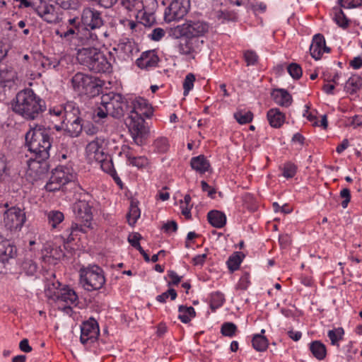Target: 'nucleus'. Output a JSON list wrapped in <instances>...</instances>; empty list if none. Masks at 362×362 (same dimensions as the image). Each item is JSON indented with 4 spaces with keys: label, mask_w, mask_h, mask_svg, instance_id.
I'll use <instances>...</instances> for the list:
<instances>
[{
    "label": "nucleus",
    "mask_w": 362,
    "mask_h": 362,
    "mask_svg": "<svg viewBox=\"0 0 362 362\" xmlns=\"http://www.w3.org/2000/svg\"><path fill=\"white\" fill-rule=\"evenodd\" d=\"M81 22L85 26L91 30L99 28L103 25L101 13L90 7L83 8L81 14Z\"/></svg>",
    "instance_id": "dca6fc26"
},
{
    "label": "nucleus",
    "mask_w": 362,
    "mask_h": 362,
    "mask_svg": "<svg viewBox=\"0 0 362 362\" xmlns=\"http://www.w3.org/2000/svg\"><path fill=\"white\" fill-rule=\"evenodd\" d=\"M141 236L138 233H134L129 235L128 241L131 245L135 247L136 250H141V247L139 244V240Z\"/></svg>",
    "instance_id": "bf43d9fd"
},
{
    "label": "nucleus",
    "mask_w": 362,
    "mask_h": 362,
    "mask_svg": "<svg viewBox=\"0 0 362 362\" xmlns=\"http://www.w3.org/2000/svg\"><path fill=\"white\" fill-rule=\"evenodd\" d=\"M17 78V73L13 67L6 66L0 69V87L11 88Z\"/></svg>",
    "instance_id": "4be33fe9"
},
{
    "label": "nucleus",
    "mask_w": 362,
    "mask_h": 362,
    "mask_svg": "<svg viewBox=\"0 0 362 362\" xmlns=\"http://www.w3.org/2000/svg\"><path fill=\"white\" fill-rule=\"evenodd\" d=\"M15 247L12 246L8 241H0V262L4 263L16 255Z\"/></svg>",
    "instance_id": "c85d7f7f"
},
{
    "label": "nucleus",
    "mask_w": 362,
    "mask_h": 362,
    "mask_svg": "<svg viewBox=\"0 0 362 362\" xmlns=\"http://www.w3.org/2000/svg\"><path fill=\"white\" fill-rule=\"evenodd\" d=\"M74 177L75 176L70 168L65 166L57 167L52 171L45 188L49 192L59 190L66 184L73 181Z\"/></svg>",
    "instance_id": "1a4fd4ad"
},
{
    "label": "nucleus",
    "mask_w": 362,
    "mask_h": 362,
    "mask_svg": "<svg viewBox=\"0 0 362 362\" xmlns=\"http://www.w3.org/2000/svg\"><path fill=\"white\" fill-rule=\"evenodd\" d=\"M168 275L171 279V281L168 283L169 286L171 285H177L181 281L182 276H178L174 271H168Z\"/></svg>",
    "instance_id": "69168bd1"
},
{
    "label": "nucleus",
    "mask_w": 362,
    "mask_h": 362,
    "mask_svg": "<svg viewBox=\"0 0 362 362\" xmlns=\"http://www.w3.org/2000/svg\"><path fill=\"white\" fill-rule=\"evenodd\" d=\"M152 105L144 98H129L128 119L129 130L134 142L141 145L145 133L144 122L146 118L153 115Z\"/></svg>",
    "instance_id": "f03ea898"
},
{
    "label": "nucleus",
    "mask_w": 362,
    "mask_h": 362,
    "mask_svg": "<svg viewBox=\"0 0 362 362\" xmlns=\"http://www.w3.org/2000/svg\"><path fill=\"white\" fill-rule=\"evenodd\" d=\"M237 326L233 322H224L221 325V332L223 335L232 337L235 335Z\"/></svg>",
    "instance_id": "a18cd8bd"
},
{
    "label": "nucleus",
    "mask_w": 362,
    "mask_h": 362,
    "mask_svg": "<svg viewBox=\"0 0 362 362\" xmlns=\"http://www.w3.org/2000/svg\"><path fill=\"white\" fill-rule=\"evenodd\" d=\"M108 140L103 136H98L88 143L86 146V153L90 159L96 161L103 160V157L107 155L106 153Z\"/></svg>",
    "instance_id": "9b49d317"
},
{
    "label": "nucleus",
    "mask_w": 362,
    "mask_h": 362,
    "mask_svg": "<svg viewBox=\"0 0 362 362\" xmlns=\"http://www.w3.org/2000/svg\"><path fill=\"white\" fill-rule=\"evenodd\" d=\"M100 330L97 322L93 319L84 322L81 326L80 341L83 344L93 343L98 337Z\"/></svg>",
    "instance_id": "2eb2a0df"
},
{
    "label": "nucleus",
    "mask_w": 362,
    "mask_h": 362,
    "mask_svg": "<svg viewBox=\"0 0 362 362\" xmlns=\"http://www.w3.org/2000/svg\"><path fill=\"white\" fill-rule=\"evenodd\" d=\"M23 269L29 275H33L37 271V265L31 260L25 261L23 264Z\"/></svg>",
    "instance_id": "5fc2aeb1"
},
{
    "label": "nucleus",
    "mask_w": 362,
    "mask_h": 362,
    "mask_svg": "<svg viewBox=\"0 0 362 362\" xmlns=\"http://www.w3.org/2000/svg\"><path fill=\"white\" fill-rule=\"evenodd\" d=\"M153 146L155 149L159 153H165L168 150L169 144L166 138H159L156 139Z\"/></svg>",
    "instance_id": "09e8293b"
},
{
    "label": "nucleus",
    "mask_w": 362,
    "mask_h": 362,
    "mask_svg": "<svg viewBox=\"0 0 362 362\" xmlns=\"http://www.w3.org/2000/svg\"><path fill=\"white\" fill-rule=\"evenodd\" d=\"M49 113L53 117H59L62 123V120L64 119V117H63L64 106L54 107L49 110Z\"/></svg>",
    "instance_id": "e2e57ef3"
},
{
    "label": "nucleus",
    "mask_w": 362,
    "mask_h": 362,
    "mask_svg": "<svg viewBox=\"0 0 362 362\" xmlns=\"http://www.w3.org/2000/svg\"><path fill=\"white\" fill-rule=\"evenodd\" d=\"M253 348L257 351H264L268 347V340L262 334H255L252 339Z\"/></svg>",
    "instance_id": "72a5a7b5"
},
{
    "label": "nucleus",
    "mask_w": 362,
    "mask_h": 362,
    "mask_svg": "<svg viewBox=\"0 0 362 362\" xmlns=\"http://www.w3.org/2000/svg\"><path fill=\"white\" fill-rule=\"evenodd\" d=\"M73 211L76 218L85 225L92 219L91 207L85 200L76 202L73 206Z\"/></svg>",
    "instance_id": "a211bd4d"
},
{
    "label": "nucleus",
    "mask_w": 362,
    "mask_h": 362,
    "mask_svg": "<svg viewBox=\"0 0 362 362\" xmlns=\"http://www.w3.org/2000/svg\"><path fill=\"white\" fill-rule=\"evenodd\" d=\"M72 88L78 94L89 95L92 89L96 88V83L93 78L81 72L76 73L71 81Z\"/></svg>",
    "instance_id": "f8f14e48"
},
{
    "label": "nucleus",
    "mask_w": 362,
    "mask_h": 362,
    "mask_svg": "<svg viewBox=\"0 0 362 362\" xmlns=\"http://www.w3.org/2000/svg\"><path fill=\"white\" fill-rule=\"evenodd\" d=\"M267 119L272 127H280L285 120L284 115L277 108H272L267 112Z\"/></svg>",
    "instance_id": "bb28decb"
},
{
    "label": "nucleus",
    "mask_w": 362,
    "mask_h": 362,
    "mask_svg": "<svg viewBox=\"0 0 362 362\" xmlns=\"http://www.w3.org/2000/svg\"><path fill=\"white\" fill-rule=\"evenodd\" d=\"M159 58L155 50H148L141 54L136 60V64L141 69H151L158 65Z\"/></svg>",
    "instance_id": "aec40b11"
},
{
    "label": "nucleus",
    "mask_w": 362,
    "mask_h": 362,
    "mask_svg": "<svg viewBox=\"0 0 362 362\" xmlns=\"http://www.w3.org/2000/svg\"><path fill=\"white\" fill-rule=\"evenodd\" d=\"M80 110L76 104L74 102H67L64 105V119L62 120V124H64L66 121L74 119L77 121L78 118H80Z\"/></svg>",
    "instance_id": "b1692460"
},
{
    "label": "nucleus",
    "mask_w": 362,
    "mask_h": 362,
    "mask_svg": "<svg viewBox=\"0 0 362 362\" xmlns=\"http://www.w3.org/2000/svg\"><path fill=\"white\" fill-rule=\"evenodd\" d=\"M287 70L291 76L294 79H298L302 76L301 67L298 64L292 63L289 64Z\"/></svg>",
    "instance_id": "8fccbe9b"
},
{
    "label": "nucleus",
    "mask_w": 362,
    "mask_h": 362,
    "mask_svg": "<svg viewBox=\"0 0 362 362\" xmlns=\"http://www.w3.org/2000/svg\"><path fill=\"white\" fill-rule=\"evenodd\" d=\"M45 107V102L29 88L18 92L12 105L13 110L26 119H36Z\"/></svg>",
    "instance_id": "7ed1b4c3"
},
{
    "label": "nucleus",
    "mask_w": 362,
    "mask_h": 362,
    "mask_svg": "<svg viewBox=\"0 0 362 362\" xmlns=\"http://www.w3.org/2000/svg\"><path fill=\"white\" fill-rule=\"evenodd\" d=\"M87 43V47H83L77 50L76 59L80 64L95 73L110 72L111 64L106 57L93 45L98 41V35L88 30L80 37Z\"/></svg>",
    "instance_id": "f257e3e1"
},
{
    "label": "nucleus",
    "mask_w": 362,
    "mask_h": 362,
    "mask_svg": "<svg viewBox=\"0 0 362 362\" xmlns=\"http://www.w3.org/2000/svg\"><path fill=\"white\" fill-rule=\"evenodd\" d=\"M97 4L99 6L104 8H110L117 4L118 0H91Z\"/></svg>",
    "instance_id": "0e129e2a"
},
{
    "label": "nucleus",
    "mask_w": 362,
    "mask_h": 362,
    "mask_svg": "<svg viewBox=\"0 0 362 362\" xmlns=\"http://www.w3.org/2000/svg\"><path fill=\"white\" fill-rule=\"evenodd\" d=\"M165 34V30L161 28H154L151 33L148 35L151 40L153 41H159L161 40Z\"/></svg>",
    "instance_id": "052dcab7"
},
{
    "label": "nucleus",
    "mask_w": 362,
    "mask_h": 362,
    "mask_svg": "<svg viewBox=\"0 0 362 362\" xmlns=\"http://www.w3.org/2000/svg\"><path fill=\"white\" fill-rule=\"evenodd\" d=\"M25 220V213L19 207H11L4 214V226L10 230H21Z\"/></svg>",
    "instance_id": "9d476101"
},
{
    "label": "nucleus",
    "mask_w": 362,
    "mask_h": 362,
    "mask_svg": "<svg viewBox=\"0 0 362 362\" xmlns=\"http://www.w3.org/2000/svg\"><path fill=\"white\" fill-rule=\"evenodd\" d=\"M117 49L121 51V52H122L124 54V57H129L134 50V45L133 43L129 41V40H127L126 42H120L118 45H117Z\"/></svg>",
    "instance_id": "79ce46f5"
},
{
    "label": "nucleus",
    "mask_w": 362,
    "mask_h": 362,
    "mask_svg": "<svg viewBox=\"0 0 362 362\" xmlns=\"http://www.w3.org/2000/svg\"><path fill=\"white\" fill-rule=\"evenodd\" d=\"M334 21L342 28H346L349 25V20L341 10H339L335 13Z\"/></svg>",
    "instance_id": "de8ad7c7"
},
{
    "label": "nucleus",
    "mask_w": 362,
    "mask_h": 362,
    "mask_svg": "<svg viewBox=\"0 0 362 362\" xmlns=\"http://www.w3.org/2000/svg\"><path fill=\"white\" fill-rule=\"evenodd\" d=\"M341 7L345 8H356L362 5V0H339Z\"/></svg>",
    "instance_id": "13d9d810"
},
{
    "label": "nucleus",
    "mask_w": 362,
    "mask_h": 362,
    "mask_svg": "<svg viewBox=\"0 0 362 362\" xmlns=\"http://www.w3.org/2000/svg\"><path fill=\"white\" fill-rule=\"evenodd\" d=\"M339 196L343 199L341 206L343 209H346L351 200L350 190L348 188L342 189L339 193Z\"/></svg>",
    "instance_id": "4d7b16f0"
},
{
    "label": "nucleus",
    "mask_w": 362,
    "mask_h": 362,
    "mask_svg": "<svg viewBox=\"0 0 362 362\" xmlns=\"http://www.w3.org/2000/svg\"><path fill=\"white\" fill-rule=\"evenodd\" d=\"M178 312V318L183 323H188L195 316V310L192 306L180 305Z\"/></svg>",
    "instance_id": "2f4dec72"
},
{
    "label": "nucleus",
    "mask_w": 362,
    "mask_h": 362,
    "mask_svg": "<svg viewBox=\"0 0 362 362\" xmlns=\"http://www.w3.org/2000/svg\"><path fill=\"white\" fill-rule=\"evenodd\" d=\"M190 165L193 170L201 174L208 171L210 167L209 160L203 155L192 158Z\"/></svg>",
    "instance_id": "393cba45"
},
{
    "label": "nucleus",
    "mask_w": 362,
    "mask_h": 362,
    "mask_svg": "<svg viewBox=\"0 0 362 362\" xmlns=\"http://www.w3.org/2000/svg\"><path fill=\"white\" fill-rule=\"evenodd\" d=\"M25 142L28 150L35 154L37 158L47 160L49 157L52 141L49 131L36 125L25 134Z\"/></svg>",
    "instance_id": "39448f33"
},
{
    "label": "nucleus",
    "mask_w": 362,
    "mask_h": 362,
    "mask_svg": "<svg viewBox=\"0 0 362 362\" xmlns=\"http://www.w3.org/2000/svg\"><path fill=\"white\" fill-rule=\"evenodd\" d=\"M60 283L57 281L53 283L52 286H48L46 291L47 296L57 301L59 305L62 303H65L63 310L69 313L71 311V305H76L78 303V296L76 292L71 288L66 286L59 290Z\"/></svg>",
    "instance_id": "6e6552de"
},
{
    "label": "nucleus",
    "mask_w": 362,
    "mask_h": 362,
    "mask_svg": "<svg viewBox=\"0 0 362 362\" xmlns=\"http://www.w3.org/2000/svg\"><path fill=\"white\" fill-rule=\"evenodd\" d=\"M195 81V76L193 74H188L183 82L184 95H187L189 91L194 87V82Z\"/></svg>",
    "instance_id": "49530a36"
},
{
    "label": "nucleus",
    "mask_w": 362,
    "mask_h": 362,
    "mask_svg": "<svg viewBox=\"0 0 362 362\" xmlns=\"http://www.w3.org/2000/svg\"><path fill=\"white\" fill-rule=\"evenodd\" d=\"M80 284L88 291L101 288L105 283L103 270L97 265L80 269Z\"/></svg>",
    "instance_id": "0eeeda50"
},
{
    "label": "nucleus",
    "mask_w": 362,
    "mask_h": 362,
    "mask_svg": "<svg viewBox=\"0 0 362 362\" xmlns=\"http://www.w3.org/2000/svg\"><path fill=\"white\" fill-rule=\"evenodd\" d=\"M201 186H202V189L204 192H207V194L209 197L213 198L214 197V194L216 193V190L214 188L211 187V186H209L206 182L202 180L201 182Z\"/></svg>",
    "instance_id": "774afa93"
},
{
    "label": "nucleus",
    "mask_w": 362,
    "mask_h": 362,
    "mask_svg": "<svg viewBox=\"0 0 362 362\" xmlns=\"http://www.w3.org/2000/svg\"><path fill=\"white\" fill-rule=\"evenodd\" d=\"M129 98L120 93L111 92L101 98L100 105L95 110L94 119L96 117L103 119L107 115L114 118H120L128 112Z\"/></svg>",
    "instance_id": "20e7f679"
},
{
    "label": "nucleus",
    "mask_w": 362,
    "mask_h": 362,
    "mask_svg": "<svg viewBox=\"0 0 362 362\" xmlns=\"http://www.w3.org/2000/svg\"><path fill=\"white\" fill-rule=\"evenodd\" d=\"M274 102L282 107H288L291 105L293 99L290 93L284 89H277L272 93Z\"/></svg>",
    "instance_id": "5701e85b"
},
{
    "label": "nucleus",
    "mask_w": 362,
    "mask_h": 362,
    "mask_svg": "<svg viewBox=\"0 0 362 362\" xmlns=\"http://www.w3.org/2000/svg\"><path fill=\"white\" fill-rule=\"evenodd\" d=\"M45 160L37 158L36 156L30 158L28 162V173L35 179L40 178L47 171V165L43 162Z\"/></svg>",
    "instance_id": "412c9836"
},
{
    "label": "nucleus",
    "mask_w": 362,
    "mask_h": 362,
    "mask_svg": "<svg viewBox=\"0 0 362 362\" xmlns=\"http://www.w3.org/2000/svg\"><path fill=\"white\" fill-rule=\"evenodd\" d=\"M234 117L240 124H245L252 122L253 114L250 111L239 110L234 113Z\"/></svg>",
    "instance_id": "58836bf2"
},
{
    "label": "nucleus",
    "mask_w": 362,
    "mask_h": 362,
    "mask_svg": "<svg viewBox=\"0 0 362 362\" xmlns=\"http://www.w3.org/2000/svg\"><path fill=\"white\" fill-rule=\"evenodd\" d=\"M225 301L224 295L221 292H214L211 296V307L212 309H216L223 305Z\"/></svg>",
    "instance_id": "37998d69"
},
{
    "label": "nucleus",
    "mask_w": 362,
    "mask_h": 362,
    "mask_svg": "<svg viewBox=\"0 0 362 362\" xmlns=\"http://www.w3.org/2000/svg\"><path fill=\"white\" fill-rule=\"evenodd\" d=\"M163 229L166 233L175 232L177 230V223L174 221H168L163 226Z\"/></svg>",
    "instance_id": "338daca9"
},
{
    "label": "nucleus",
    "mask_w": 362,
    "mask_h": 362,
    "mask_svg": "<svg viewBox=\"0 0 362 362\" xmlns=\"http://www.w3.org/2000/svg\"><path fill=\"white\" fill-rule=\"evenodd\" d=\"M82 119L78 118L77 121L71 119L66 121V130L71 137H77L83 129Z\"/></svg>",
    "instance_id": "7c9ffc66"
},
{
    "label": "nucleus",
    "mask_w": 362,
    "mask_h": 362,
    "mask_svg": "<svg viewBox=\"0 0 362 362\" xmlns=\"http://www.w3.org/2000/svg\"><path fill=\"white\" fill-rule=\"evenodd\" d=\"M47 216L48 223L52 228H56L64 218L63 213L56 210L49 211L47 214Z\"/></svg>",
    "instance_id": "f704fd0d"
},
{
    "label": "nucleus",
    "mask_w": 362,
    "mask_h": 362,
    "mask_svg": "<svg viewBox=\"0 0 362 362\" xmlns=\"http://www.w3.org/2000/svg\"><path fill=\"white\" fill-rule=\"evenodd\" d=\"M344 331L342 327H337L333 329L329 330L327 336L331 341V344L333 346H339V342L342 340Z\"/></svg>",
    "instance_id": "c9c22d12"
},
{
    "label": "nucleus",
    "mask_w": 362,
    "mask_h": 362,
    "mask_svg": "<svg viewBox=\"0 0 362 362\" xmlns=\"http://www.w3.org/2000/svg\"><path fill=\"white\" fill-rule=\"evenodd\" d=\"M362 88V78L357 75H351L346 81L344 90L349 94L357 93Z\"/></svg>",
    "instance_id": "cd10ccee"
},
{
    "label": "nucleus",
    "mask_w": 362,
    "mask_h": 362,
    "mask_svg": "<svg viewBox=\"0 0 362 362\" xmlns=\"http://www.w3.org/2000/svg\"><path fill=\"white\" fill-rule=\"evenodd\" d=\"M98 162L100 163V167L102 170L104 172L110 174V175L116 171L115 169L114 168L112 161L108 155L103 157V160Z\"/></svg>",
    "instance_id": "c03bdc74"
},
{
    "label": "nucleus",
    "mask_w": 362,
    "mask_h": 362,
    "mask_svg": "<svg viewBox=\"0 0 362 362\" xmlns=\"http://www.w3.org/2000/svg\"><path fill=\"white\" fill-rule=\"evenodd\" d=\"M309 349L312 354L317 360H323L326 357L327 349L320 341L316 340L310 343Z\"/></svg>",
    "instance_id": "c756f323"
},
{
    "label": "nucleus",
    "mask_w": 362,
    "mask_h": 362,
    "mask_svg": "<svg viewBox=\"0 0 362 362\" xmlns=\"http://www.w3.org/2000/svg\"><path fill=\"white\" fill-rule=\"evenodd\" d=\"M296 166L291 163H287L284 165L283 169V175L286 178H291L294 177L296 173Z\"/></svg>",
    "instance_id": "603ef678"
},
{
    "label": "nucleus",
    "mask_w": 362,
    "mask_h": 362,
    "mask_svg": "<svg viewBox=\"0 0 362 362\" xmlns=\"http://www.w3.org/2000/svg\"><path fill=\"white\" fill-rule=\"evenodd\" d=\"M329 50L330 49L326 46L325 39L322 35L316 34L313 36L310 52L315 59H320L324 53L329 52Z\"/></svg>",
    "instance_id": "6ab92c4d"
},
{
    "label": "nucleus",
    "mask_w": 362,
    "mask_h": 362,
    "mask_svg": "<svg viewBox=\"0 0 362 362\" xmlns=\"http://www.w3.org/2000/svg\"><path fill=\"white\" fill-rule=\"evenodd\" d=\"M35 12L44 21L49 23H56L60 21V17L57 8L47 3L41 4L35 8Z\"/></svg>",
    "instance_id": "f3484780"
},
{
    "label": "nucleus",
    "mask_w": 362,
    "mask_h": 362,
    "mask_svg": "<svg viewBox=\"0 0 362 362\" xmlns=\"http://www.w3.org/2000/svg\"><path fill=\"white\" fill-rule=\"evenodd\" d=\"M244 57L247 66L255 65L258 59L257 54L253 51L245 52Z\"/></svg>",
    "instance_id": "680f3d73"
},
{
    "label": "nucleus",
    "mask_w": 362,
    "mask_h": 362,
    "mask_svg": "<svg viewBox=\"0 0 362 362\" xmlns=\"http://www.w3.org/2000/svg\"><path fill=\"white\" fill-rule=\"evenodd\" d=\"M137 18L141 16V23L145 26H151L156 21V17L153 13H147L144 9L141 13H134Z\"/></svg>",
    "instance_id": "a19ab883"
},
{
    "label": "nucleus",
    "mask_w": 362,
    "mask_h": 362,
    "mask_svg": "<svg viewBox=\"0 0 362 362\" xmlns=\"http://www.w3.org/2000/svg\"><path fill=\"white\" fill-rule=\"evenodd\" d=\"M122 4L125 9L133 14L141 13L144 9L142 0H122Z\"/></svg>",
    "instance_id": "473e14b6"
},
{
    "label": "nucleus",
    "mask_w": 362,
    "mask_h": 362,
    "mask_svg": "<svg viewBox=\"0 0 362 362\" xmlns=\"http://www.w3.org/2000/svg\"><path fill=\"white\" fill-rule=\"evenodd\" d=\"M168 297H170L171 300H175L176 298L177 293L175 289L170 288L166 292L157 296L156 300L160 303H165Z\"/></svg>",
    "instance_id": "864d4df0"
},
{
    "label": "nucleus",
    "mask_w": 362,
    "mask_h": 362,
    "mask_svg": "<svg viewBox=\"0 0 362 362\" xmlns=\"http://www.w3.org/2000/svg\"><path fill=\"white\" fill-rule=\"evenodd\" d=\"M203 43V40L185 37L179 41L177 49L180 54L194 59L195 55L200 51Z\"/></svg>",
    "instance_id": "ddd939ff"
},
{
    "label": "nucleus",
    "mask_w": 362,
    "mask_h": 362,
    "mask_svg": "<svg viewBox=\"0 0 362 362\" xmlns=\"http://www.w3.org/2000/svg\"><path fill=\"white\" fill-rule=\"evenodd\" d=\"M128 163L138 168H144L148 165V160L145 156H132L129 153H126Z\"/></svg>",
    "instance_id": "e433bc0d"
},
{
    "label": "nucleus",
    "mask_w": 362,
    "mask_h": 362,
    "mask_svg": "<svg viewBox=\"0 0 362 362\" xmlns=\"http://www.w3.org/2000/svg\"><path fill=\"white\" fill-rule=\"evenodd\" d=\"M189 7V0H173L167 8L165 17L169 21L181 19L187 13Z\"/></svg>",
    "instance_id": "4468645a"
},
{
    "label": "nucleus",
    "mask_w": 362,
    "mask_h": 362,
    "mask_svg": "<svg viewBox=\"0 0 362 362\" xmlns=\"http://www.w3.org/2000/svg\"><path fill=\"white\" fill-rule=\"evenodd\" d=\"M250 285V275L247 273H245L240 279L237 288L238 289L245 291Z\"/></svg>",
    "instance_id": "6e6d98bb"
},
{
    "label": "nucleus",
    "mask_w": 362,
    "mask_h": 362,
    "mask_svg": "<svg viewBox=\"0 0 362 362\" xmlns=\"http://www.w3.org/2000/svg\"><path fill=\"white\" fill-rule=\"evenodd\" d=\"M243 255L241 252H236L228 258L227 264L230 271L233 272L239 268L243 260Z\"/></svg>",
    "instance_id": "ea45409f"
},
{
    "label": "nucleus",
    "mask_w": 362,
    "mask_h": 362,
    "mask_svg": "<svg viewBox=\"0 0 362 362\" xmlns=\"http://www.w3.org/2000/svg\"><path fill=\"white\" fill-rule=\"evenodd\" d=\"M140 215L141 211L138 207L137 204L132 202L129 207V211L127 214V220L129 225H134L138 218L140 217Z\"/></svg>",
    "instance_id": "4c0bfd02"
},
{
    "label": "nucleus",
    "mask_w": 362,
    "mask_h": 362,
    "mask_svg": "<svg viewBox=\"0 0 362 362\" xmlns=\"http://www.w3.org/2000/svg\"><path fill=\"white\" fill-rule=\"evenodd\" d=\"M207 218L209 223L215 228H221L226 223V215L219 211L213 210L208 213Z\"/></svg>",
    "instance_id": "a878e982"
},
{
    "label": "nucleus",
    "mask_w": 362,
    "mask_h": 362,
    "mask_svg": "<svg viewBox=\"0 0 362 362\" xmlns=\"http://www.w3.org/2000/svg\"><path fill=\"white\" fill-rule=\"evenodd\" d=\"M209 24L200 20H188L170 30V35L176 39L182 37H197L200 39L209 30Z\"/></svg>",
    "instance_id": "423d86ee"
},
{
    "label": "nucleus",
    "mask_w": 362,
    "mask_h": 362,
    "mask_svg": "<svg viewBox=\"0 0 362 362\" xmlns=\"http://www.w3.org/2000/svg\"><path fill=\"white\" fill-rule=\"evenodd\" d=\"M82 230L81 226H79L78 223H72L71 228L67 229L64 234V237L66 238L68 242H71L74 240V235L78 231H81Z\"/></svg>",
    "instance_id": "3c124183"
}]
</instances>
